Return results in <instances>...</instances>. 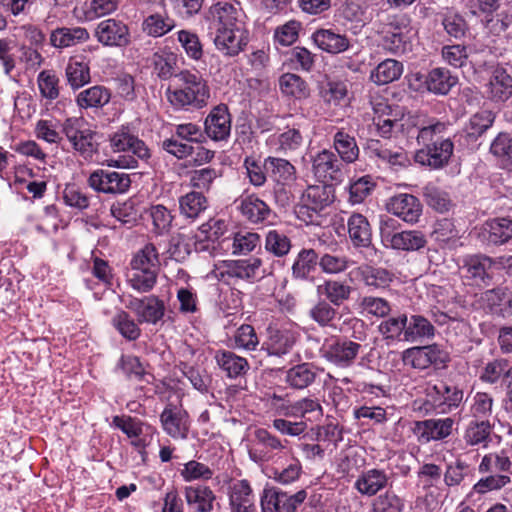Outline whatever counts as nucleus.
Listing matches in <instances>:
<instances>
[{"label": "nucleus", "instance_id": "obj_1", "mask_svg": "<svg viewBox=\"0 0 512 512\" xmlns=\"http://www.w3.org/2000/svg\"><path fill=\"white\" fill-rule=\"evenodd\" d=\"M175 80L179 88L174 91L167 90L168 100L173 106L182 108L191 105L201 108L207 104L209 90L198 73L182 70L175 75Z\"/></svg>", "mask_w": 512, "mask_h": 512}, {"label": "nucleus", "instance_id": "obj_2", "mask_svg": "<svg viewBox=\"0 0 512 512\" xmlns=\"http://www.w3.org/2000/svg\"><path fill=\"white\" fill-rule=\"evenodd\" d=\"M261 265L262 261L259 258L225 260L215 266L213 274L218 281L231 284L232 280L254 278Z\"/></svg>", "mask_w": 512, "mask_h": 512}, {"label": "nucleus", "instance_id": "obj_3", "mask_svg": "<svg viewBox=\"0 0 512 512\" xmlns=\"http://www.w3.org/2000/svg\"><path fill=\"white\" fill-rule=\"evenodd\" d=\"M307 498L306 490L302 489L295 494L270 488L263 491L261 497L262 512H296Z\"/></svg>", "mask_w": 512, "mask_h": 512}, {"label": "nucleus", "instance_id": "obj_4", "mask_svg": "<svg viewBox=\"0 0 512 512\" xmlns=\"http://www.w3.org/2000/svg\"><path fill=\"white\" fill-rule=\"evenodd\" d=\"M453 150L454 144L449 137L436 139L435 143L423 144L415 153V161L433 169H440L449 163Z\"/></svg>", "mask_w": 512, "mask_h": 512}, {"label": "nucleus", "instance_id": "obj_5", "mask_svg": "<svg viewBox=\"0 0 512 512\" xmlns=\"http://www.w3.org/2000/svg\"><path fill=\"white\" fill-rule=\"evenodd\" d=\"M343 169V161L330 150L324 149L313 157L312 171L320 182H341L344 177Z\"/></svg>", "mask_w": 512, "mask_h": 512}, {"label": "nucleus", "instance_id": "obj_6", "mask_svg": "<svg viewBox=\"0 0 512 512\" xmlns=\"http://www.w3.org/2000/svg\"><path fill=\"white\" fill-rule=\"evenodd\" d=\"M287 441H282L267 429L254 431L253 446L249 450L250 458L256 462L270 461L277 453L286 449Z\"/></svg>", "mask_w": 512, "mask_h": 512}, {"label": "nucleus", "instance_id": "obj_7", "mask_svg": "<svg viewBox=\"0 0 512 512\" xmlns=\"http://www.w3.org/2000/svg\"><path fill=\"white\" fill-rule=\"evenodd\" d=\"M405 365L415 369H426L431 365H442L448 360V355L438 345L411 347L402 354Z\"/></svg>", "mask_w": 512, "mask_h": 512}, {"label": "nucleus", "instance_id": "obj_8", "mask_svg": "<svg viewBox=\"0 0 512 512\" xmlns=\"http://www.w3.org/2000/svg\"><path fill=\"white\" fill-rule=\"evenodd\" d=\"M88 183L97 192L123 194L128 191L131 180L128 174L100 169L91 173Z\"/></svg>", "mask_w": 512, "mask_h": 512}, {"label": "nucleus", "instance_id": "obj_9", "mask_svg": "<svg viewBox=\"0 0 512 512\" xmlns=\"http://www.w3.org/2000/svg\"><path fill=\"white\" fill-rule=\"evenodd\" d=\"M94 36L99 43L107 47H125L130 42L128 26L114 18L99 22L95 28Z\"/></svg>", "mask_w": 512, "mask_h": 512}, {"label": "nucleus", "instance_id": "obj_10", "mask_svg": "<svg viewBox=\"0 0 512 512\" xmlns=\"http://www.w3.org/2000/svg\"><path fill=\"white\" fill-rule=\"evenodd\" d=\"M137 316L139 323L156 325L165 315L164 301L155 295L132 297L126 305Z\"/></svg>", "mask_w": 512, "mask_h": 512}, {"label": "nucleus", "instance_id": "obj_11", "mask_svg": "<svg viewBox=\"0 0 512 512\" xmlns=\"http://www.w3.org/2000/svg\"><path fill=\"white\" fill-rule=\"evenodd\" d=\"M163 430L173 439L185 440L190 431V418L188 413L175 405H167L160 414Z\"/></svg>", "mask_w": 512, "mask_h": 512}, {"label": "nucleus", "instance_id": "obj_12", "mask_svg": "<svg viewBox=\"0 0 512 512\" xmlns=\"http://www.w3.org/2000/svg\"><path fill=\"white\" fill-rule=\"evenodd\" d=\"M454 420L450 417L417 421L413 433L420 443L439 441L451 435Z\"/></svg>", "mask_w": 512, "mask_h": 512}, {"label": "nucleus", "instance_id": "obj_13", "mask_svg": "<svg viewBox=\"0 0 512 512\" xmlns=\"http://www.w3.org/2000/svg\"><path fill=\"white\" fill-rule=\"evenodd\" d=\"M361 345L346 338H335L325 346V358L340 367L352 364L360 351Z\"/></svg>", "mask_w": 512, "mask_h": 512}, {"label": "nucleus", "instance_id": "obj_14", "mask_svg": "<svg viewBox=\"0 0 512 512\" xmlns=\"http://www.w3.org/2000/svg\"><path fill=\"white\" fill-rule=\"evenodd\" d=\"M463 268L469 278L476 283L489 286L493 282L492 270L494 269V257L485 254L467 255L463 259Z\"/></svg>", "mask_w": 512, "mask_h": 512}, {"label": "nucleus", "instance_id": "obj_15", "mask_svg": "<svg viewBox=\"0 0 512 512\" xmlns=\"http://www.w3.org/2000/svg\"><path fill=\"white\" fill-rule=\"evenodd\" d=\"M485 94L495 103H504L512 96V75L502 66L493 68Z\"/></svg>", "mask_w": 512, "mask_h": 512}, {"label": "nucleus", "instance_id": "obj_16", "mask_svg": "<svg viewBox=\"0 0 512 512\" xmlns=\"http://www.w3.org/2000/svg\"><path fill=\"white\" fill-rule=\"evenodd\" d=\"M205 133L215 141H222L231 132V116L228 107L220 104L214 107L205 119Z\"/></svg>", "mask_w": 512, "mask_h": 512}, {"label": "nucleus", "instance_id": "obj_17", "mask_svg": "<svg viewBox=\"0 0 512 512\" xmlns=\"http://www.w3.org/2000/svg\"><path fill=\"white\" fill-rule=\"evenodd\" d=\"M429 395L432 397L434 405L440 408L443 413L458 408L464 398L462 389L445 382H439L432 386Z\"/></svg>", "mask_w": 512, "mask_h": 512}, {"label": "nucleus", "instance_id": "obj_18", "mask_svg": "<svg viewBox=\"0 0 512 512\" xmlns=\"http://www.w3.org/2000/svg\"><path fill=\"white\" fill-rule=\"evenodd\" d=\"M387 210L407 223L417 222L422 208L420 201L411 194H398L388 201Z\"/></svg>", "mask_w": 512, "mask_h": 512}, {"label": "nucleus", "instance_id": "obj_19", "mask_svg": "<svg viewBox=\"0 0 512 512\" xmlns=\"http://www.w3.org/2000/svg\"><path fill=\"white\" fill-rule=\"evenodd\" d=\"M110 142L115 152H131L140 159L150 157L148 147L142 140L132 134L128 127H121L111 136Z\"/></svg>", "mask_w": 512, "mask_h": 512}, {"label": "nucleus", "instance_id": "obj_20", "mask_svg": "<svg viewBox=\"0 0 512 512\" xmlns=\"http://www.w3.org/2000/svg\"><path fill=\"white\" fill-rule=\"evenodd\" d=\"M212 14L218 20L220 27L242 28L245 13L238 1H221L212 7Z\"/></svg>", "mask_w": 512, "mask_h": 512}, {"label": "nucleus", "instance_id": "obj_21", "mask_svg": "<svg viewBox=\"0 0 512 512\" xmlns=\"http://www.w3.org/2000/svg\"><path fill=\"white\" fill-rule=\"evenodd\" d=\"M229 504L231 512H255V499L247 480H238L230 486Z\"/></svg>", "mask_w": 512, "mask_h": 512}, {"label": "nucleus", "instance_id": "obj_22", "mask_svg": "<svg viewBox=\"0 0 512 512\" xmlns=\"http://www.w3.org/2000/svg\"><path fill=\"white\" fill-rule=\"evenodd\" d=\"M296 343V334L289 329L268 328V339L265 342L269 355L281 357L288 354Z\"/></svg>", "mask_w": 512, "mask_h": 512}, {"label": "nucleus", "instance_id": "obj_23", "mask_svg": "<svg viewBox=\"0 0 512 512\" xmlns=\"http://www.w3.org/2000/svg\"><path fill=\"white\" fill-rule=\"evenodd\" d=\"M312 39L321 50L331 54L344 52L350 46L346 35L336 33L332 29H318L313 33Z\"/></svg>", "mask_w": 512, "mask_h": 512}, {"label": "nucleus", "instance_id": "obj_24", "mask_svg": "<svg viewBox=\"0 0 512 512\" xmlns=\"http://www.w3.org/2000/svg\"><path fill=\"white\" fill-rule=\"evenodd\" d=\"M389 477L380 469L364 471L355 481V488L362 495L374 496L388 484Z\"/></svg>", "mask_w": 512, "mask_h": 512}, {"label": "nucleus", "instance_id": "obj_25", "mask_svg": "<svg viewBox=\"0 0 512 512\" xmlns=\"http://www.w3.org/2000/svg\"><path fill=\"white\" fill-rule=\"evenodd\" d=\"M478 471L492 476H511L512 461L504 452L489 453L482 458Z\"/></svg>", "mask_w": 512, "mask_h": 512}, {"label": "nucleus", "instance_id": "obj_26", "mask_svg": "<svg viewBox=\"0 0 512 512\" xmlns=\"http://www.w3.org/2000/svg\"><path fill=\"white\" fill-rule=\"evenodd\" d=\"M242 28L219 27L214 39L216 47L227 56H235L242 50Z\"/></svg>", "mask_w": 512, "mask_h": 512}, {"label": "nucleus", "instance_id": "obj_27", "mask_svg": "<svg viewBox=\"0 0 512 512\" xmlns=\"http://www.w3.org/2000/svg\"><path fill=\"white\" fill-rule=\"evenodd\" d=\"M217 365L226 373L229 378L243 376L249 370L248 361L232 351L220 350L215 355Z\"/></svg>", "mask_w": 512, "mask_h": 512}, {"label": "nucleus", "instance_id": "obj_28", "mask_svg": "<svg viewBox=\"0 0 512 512\" xmlns=\"http://www.w3.org/2000/svg\"><path fill=\"white\" fill-rule=\"evenodd\" d=\"M278 411L285 417L304 418L307 414L313 413H316L317 417L323 415V408L319 401L310 397L301 398L293 403H282L278 406Z\"/></svg>", "mask_w": 512, "mask_h": 512}, {"label": "nucleus", "instance_id": "obj_29", "mask_svg": "<svg viewBox=\"0 0 512 512\" xmlns=\"http://www.w3.org/2000/svg\"><path fill=\"white\" fill-rule=\"evenodd\" d=\"M90 35L83 27H61L52 31L50 42L56 48H66L85 42Z\"/></svg>", "mask_w": 512, "mask_h": 512}, {"label": "nucleus", "instance_id": "obj_30", "mask_svg": "<svg viewBox=\"0 0 512 512\" xmlns=\"http://www.w3.org/2000/svg\"><path fill=\"white\" fill-rule=\"evenodd\" d=\"M317 371L309 363L295 365L288 369L285 374V382L289 387L302 390L314 383Z\"/></svg>", "mask_w": 512, "mask_h": 512}, {"label": "nucleus", "instance_id": "obj_31", "mask_svg": "<svg viewBox=\"0 0 512 512\" xmlns=\"http://www.w3.org/2000/svg\"><path fill=\"white\" fill-rule=\"evenodd\" d=\"M457 81V77L452 76L448 69L437 67L428 73L425 83L430 92L446 95L456 85Z\"/></svg>", "mask_w": 512, "mask_h": 512}, {"label": "nucleus", "instance_id": "obj_32", "mask_svg": "<svg viewBox=\"0 0 512 512\" xmlns=\"http://www.w3.org/2000/svg\"><path fill=\"white\" fill-rule=\"evenodd\" d=\"M333 145L337 151V156L343 163H354L359 157V147L353 136L346 133L343 129L338 130L333 136Z\"/></svg>", "mask_w": 512, "mask_h": 512}, {"label": "nucleus", "instance_id": "obj_33", "mask_svg": "<svg viewBox=\"0 0 512 512\" xmlns=\"http://www.w3.org/2000/svg\"><path fill=\"white\" fill-rule=\"evenodd\" d=\"M185 499L189 506L193 507L197 512H211L215 495L213 491L206 486L186 487Z\"/></svg>", "mask_w": 512, "mask_h": 512}, {"label": "nucleus", "instance_id": "obj_34", "mask_svg": "<svg viewBox=\"0 0 512 512\" xmlns=\"http://www.w3.org/2000/svg\"><path fill=\"white\" fill-rule=\"evenodd\" d=\"M406 342L415 343L425 338L431 339L435 335V328L431 322L422 315H412L406 320Z\"/></svg>", "mask_w": 512, "mask_h": 512}, {"label": "nucleus", "instance_id": "obj_35", "mask_svg": "<svg viewBox=\"0 0 512 512\" xmlns=\"http://www.w3.org/2000/svg\"><path fill=\"white\" fill-rule=\"evenodd\" d=\"M176 23L174 19L164 13H152L148 15L142 22V31L150 37H161L170 32Z\"/></svg>", "mask_w": 512, "mask_h": 512}, {"label": "nucleus", "instance_id": "obj_36", "mask_svg": "<svg viewBox=\"0 0 512 512\" xmlns=\"http://www.w3.org/2000/svg\"><path fill=\"white\" fill-rule=\"evenodd\" d=\"M178 56L172 51L163 49L157 51L152 56V64L157 76L162 80L175 78Z\"/></svg>", "mask_w": 512, "mask_h": 512}, {"label": "nucleus", "instance_id": "obj_37", "mask_svg": "<svg viewBox=\"0 0 512 512\" xmlns=\"http://www.w3.org/2000/svg\"><path fill=\"white\" fill-rule=\"evenodd\" d=\"M333 183L321 182L318 185H311L306 189L304 197L312 205L311 209L316 211L328 206L334 201Z\"/></svg>", "mask_w": 512, "mask_h": 512}, {"label": "nucleus", "instance_id": "obj_38", "mask_svg": "<svg viewBox=\"0 0 512 512\" xmlns=\"http://www.w3.org/2000/svg\"><path fill=\"white\" fill-rule=\"evenodd\" d=\"M279 87L284 95L294 97L295 99H306L310 96L307 82L294 73L283 74L279 78Z\"/></svg>", "mask_w": 512, "mask_h": 512}, {"label": "nucleus", "instance_id": "obj_39", "mask_svg": "<svg viewBox=\"0 0 512 512\" xmlns=\"http://www.w3.org/2000/svg\"><path fill=\"white\" fill-rule=\"evenodd\" d=\"M131 271L137 272H157L159 266V258L156 247L153 244L145 245L132 258Z\"/></svg>", "mask_w": 512, "mask_h": 512}, {"label": "nucleus", "instance_id": "obj_40", "mask_svg": "<svg viewBox=\"0 0 512 512\" xmlns=\"http://www.w3.org/2000/svg\"><path fill=\"white\" fill-rule=\"evenodd\" d=\"M480 378L488 383H495L499 379L507 382L512 378V358H498L487 363Z\"/></svg>", "mask_w": 512, "mask_h": 512}, {"label": "nucleus", "instance_id": "obj_41", "mask_svg": "<svg viewBox=\"0 0 512 512\" xmlns=\"http://www.w3.org/2000/svg\"><path fill=\"white\" fill-rule=\"evenodd\" d=\"M448 129V123L437 119L423 120L418 125L417 142L419 145L435 143L436 139H445L444 135Z\"/></svg>", "mask_w": 512, "mask_h": 512}, {"label": "nucleus", "instance_id": "obj_42", "mask_svg": "<svg viewBox=\"0 0 512 512\" xmlns=\"http://www.w3.org/2000/svg\"><path fill=\"white\" fill-rule=\"evenodd\" d=\"M403 72V64L395 59H386L371 72V79L378 85L398 80Z\"/></svg>", "mask_w": 512, "mask_h": 512}, {"label": "nucleus", "instance_id": "obj_43", "mask_svg": "<svg viewBox=\"0 0 512 512\" xmlns=\"http://www.w3.org/2000/svg\"><path fill=\"white\" fill-rule=\"evenodd\" d=\"M406 314L389 317L379 325V332L385 340L406 342Z\"/></svg>", "mask_w": 512, "mask_h": 512}, {"label": "nucleus", "instance_id": "obj_44", "mask_svg": "<svg viewBox=\"0 0 512 512\" xmlns=\"http://www.w3.org/2000/svg\"><path fill=\"white\" fill-rule=\"evenodd\" d=\"M111 98L109 90L103 86H93L81 91L76 102L81 108H99L106 105Z\"/></svg>", "mask_w": 512, "mask_h": 512}, {"label": "nucleus", "instance_id": "obj_45", "mask_svg": "<svg viewBox=\"0 0 512 512\" xmlns=\"http://www.w3.org/2000/svg\"><path fill=\"white\" fill-rule=\"evenodd\" d=\"M351 291V286L337 280H327L317 287V292L325 295V300L336 306L349 299Z\"/></svg>", "mask_w": 512, "mask_h": 512}, {"label": "nucleus", "instance_id": "obj_46", "mask_svg": "<svg viewBox=\"0 0 512 512\" xmlns=\"http://www.w3.org/2000/svg\"><path fill=\"white\" fill-rule=\"evenodd\" d=\"M367 150L371 153V155L389 163L391 166L402 167L408 163V157L402 149L392 151L383 147L379 140H369L367 143Z\"/></svg>", "mask_w": 512, "mask_h": 512}, {"label": "nucleus", "instance_id": "obj_47", "mask_svg": "<svg viewBox=\"0 0 512 512\" xmlns=\"http://www.w3.org/2000/svg\"><path fill=\"white\" fill-rule=\"evenodd\" d=\"M309 318L320 327H335L338 317L337 310L327 300L317 301L308 311Z\"/></svg>", "mask_w": 512, "mask_h": 512}, {"label": "nucleus", "instance_id": "obj_48", "mask_svg": "<svg viewBox=\"0 0 512 512\" xmlns=\"http://www.w3.org/2000/svg\"><path fill=\"white\" fill-rule=\"evenodd\" d=\"M264 169L278 184L292 181L295 175L294 166L286 159L268 157L264 161Z\"/></svg>", "mask_w": 512, "mask_h": 512}, {"label": "nucleus", "instance_id": "obj_49", "mask_svg": "<svg viewBox=\"0 0 512 512\" xmlns=\"http://www.w3.org/2000/svg\"><path fill=\"white\" fill-rule=\"evenodd\" d=\"M491 428L489 420H472L464 431L463 439L469 446L485 444L489 439Z\"/></svg>", "mask_w": 512, "mask_h": 512}, {"label": "nucleus", "instance_id": "obj_50", "mask_svg": "<svg viewBox=\"0 0 512 512\" xmlns=\"http://www.w3.org/2000/svg\"><path fill=\"white\" fill-rule=\"evenodd\" d=\"M68 84L76 90L90 82V68L88 64L71 59L65 69Z\"/></svg>", "mask_w": 512, "mask_h": 512}, {"label": "nucleus", "instance_id": "obj_51", "mask_svg": "<svg viewBox=\"0 0 512 512\" xmlns=\"http://www.w3.org/2000/svg\"><path fill=\"white\" fill-rule=\"evenodd\" d=\"M364 283L375 288L387 287L393 281V274L384 268L363 265L358 268Z\"/></svg>", "mask_w": 512, "mask_h": 512}, {"label": "nucleus", "instance_id": "obj_52", "mask_svg": "<svg viewBox=\"0 0 512 512\" xmlns=\"http://www.w3.org/2000/svg\"><path fill=\"white\" fill-rule=\"evenodd\" d=\"M424 236L418 231H402L394 233L390 245L398 250H418L425 245Z\"/></svg>", "mask_w": 512, "mask_h": 512}, {"label": "nucleus", "instance_id": "obj_53", "mask_svg": "<svg viewBox=\"0 0 512 512\" xmlns=\"http://www.w3.org/2000/svg\"><path fill=\"white\" fill-rule=\"evenodd\" d=\"M241 213L251 222L265 221L271 214L267 204L259 198L247 197L240 205Z\"/></svg>", "mask_w": 512, "mask_h": 512}, {"label": "nucleus", "instance_id": "obj_54", "mask_svg": "<svg viewBox=\"0 0 512 512\" xmlns=\"http://www.w3.org/2000/svg\"><path fill=\"white\" fill-rule=\"evenodd\" d=\"M116 330L127 340L134 341L141 335V330L135 320L124 310H119L112 318Z\"/></svg>", "mask_w": 512, "mask_h": 512}, {"label": "nucleus", "instance_id": "obj_55", "mask_svg": "<svg viewBox=\"0 0 512 512\" xmlns=\"http://www.w3.org/2000/svg\"><path fill=\"white\" fill-rule=\"evenodd\" d=\"M316 265V252L313 249H303L292 266V274L297 279H306L315 270Z\"/></svg>", "mask_w": 512, "mask_h": 512}, {"label": "nucleus", "instance_id": "obj_56", "mask_svg": "<svg viewBox=\"0 0 512 512\" xmlns=\"http://www.w3.org/2000/svg\"><path fill=\"white\" fill-rule=\"evenodd\" d=\"M490 152L500 159L505 168H512V138L509 134L499 133L491 143Z\"/></svg>", "mask_w": 512, "mask_h": 512}, {"label": "nucleus", "instance_id": "obj_57", "mask_svg": "<svg viewBox=\"0 0 512 512\" xmlns=\"http://www.w3.org/2000/svg\"><path fill=\"white\" fill-rule=\"evenodd\" d=\"M493 399L484 392H477L470 401L469 415L474 420H488L492 414Z\"/></svg>", "mask_w": 512, "mask_h": 512}, {"label": "nucleus", "instance_id": "obj_58", "mask_svg": "<svg viewBox=\"0 0 512 512\" xmlns=\"http://www.w3.org/2000/svg\"><path fill=\"white\" fill-rule=\"evenodd\" d=\"M495 115L489 110H482L475 113L466 126L467 134L477 138L486 132L493 124Z\"/></svg>", "mask_w": 512, "mask_h": 512}, {"label": "nucleus", "instance_id": "obj_59", "mask_svg": "<svg viewBox=\"0 0 512 512\" xmlns=\"http://www.w3.org/2000/svg\"><path fill=\"white\" fill-rule=\"evenodd\" d=\"M233 342L238 349L254 351L259 345V338L253 326L243 324L235 331Z\"/></svg>", "mask_w": 512, "mask_h": 512}, {"label": "nucleus", "instance_id": "obj_60", "mask_svg": "<svg viewBox=\"0 0 512 512\" xmlns=\"http://www.w3.org/2000/svg\"><path fill=\"white\" fill-rule=\"evenodd\" d=\"M206 199L198 192H191L180 199V210L189 219L196 218L205 207Z\"/></svg>", "mask_w": 512, "mask_h": 512}, {"label": "nucleus", "instance_id": "obj_61", "mask_svg": "<svg viewBox=\"0 0 512 512\" xmlns=\"http://www.w3.org/2000/svg\"><path fill=\"white\" fill-rule=\"evenodd\" d=\"M177 35L187 56L193 60H200L203 55V47L199 37L188 30H180Z\"/></svg>", "mask_w": 512, "mask_h": 512}, {"label": "nucleus", "instance_id": "obj_62", "mask_svg": "<svg viewBox=\"0 0 512 512\" xmlns=\"http://www.w3.org/2000/svg\"><path fill=\"white\" fill-rule=\"evenodd\" d=\"M404 501L393 491H386L378 496L373 505V512H402Z\"/></svg>", "mask_w": 512, "mask_h": 512}, {"label": "nucleus", "instance_id": "obj_63", "mask_svg": "<svg viewBox=\"0 0 512 512\" xmlns=\"http://www.w3.org/2000/svg\"><path fill=\"white\" fill-rule=\"evenodd\" d=\"M97 133L87 129L80 134L78 139L72 143L73 148L79 152L85 159L91 158L98 151Z\"/></svg>", "mask_w": 512, "mask_h": 512}, {"label": "nucleus", "instance_id": "obj_64", "mask_svg": "<svg viewBox=\"0 0 512 512\" xmlns=\"http://www.w3.org/2000/svg\"><path fill=\"white\" fill-rule=\"evenodd\" d=\"M186 482L194 480H209L213 476V471L205 464L191 460L187 462L180 472Z\"/></svg>", "mask_w": 512, "mask_h": 512}]
</instances>
